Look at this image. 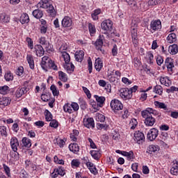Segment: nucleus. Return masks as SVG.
I'll list each match as a JSON object with an SVG mask.
<instances>
[{"label":"nucleus","instance_id":"nucleus-1","mask_svg":"<svg viewBox=\"0 0 178 178\" xmlns=\"http://www.w3.org/2000/svg\"><path fill=\"white\" fill-rule=\"evenodd\" d=\"M152 115H156L158 113L156 111L147 108L145 110L141 111V116L145 119L144 123L147 127H152L155 124V118L152 117Z\"/></svg>","mask_w":178,"mask_h":178},{"label":"nucleus","instance_id":"nucleus-2","mask_svg":"<svg viewBox=\"0 0 178 178\" xmlns=\"http://www.w3.org/2000/svg\"><path fill=\"white\" fill-rule=\"evenodd\" d=\"M37 8L40 9L42 8V9H47V13L51 16V17H55L56 16V11L54 8L51 1L48 0H40V1L37 4Z\"/></svg>","mask_w":178,"mask_h":178},{"label":"nucleus","instance_id":"nucleus-3","mask_svg":"<svg viewBox=\"0 0 178 178\" xmlns=\"http://www.w3.org/2000/svg\"><path fill=\"white\" fill-rule=\"evenodd\" d=\"M111 108L114 111L115 113H118L119 111L123 109V104L122 102L116 99H113L111 102Z\"/></svg>","mask_w":178,"mask_h":178},{"label":"nucleus","instance_id":"nucleus-4","mask_svg":"<svg viewBox=\"0 0 178 178\" xmlns=\"http://www.w3.org/2000/svg\"><path fill=\"white\" fill-rule=\"evenodd\" d=\"M120 97L125 101L127 99H131V97H133L131 91H130V89L127 88L120 89Z\"/></svg>","mask_w":178,"mask_h":178},{"label":"nucleus","instance_id":"nucleus-5","mask_svg":"<svg viewBox=\"0 0 178 178\" xmlns=\"http://www.w3.org/2000/svg\"><path fill=\"white\" fill-rule=\"evenodd\" d=\"M41 67L44 70L47 69H53V70H58V66L55 65V63L52 60H48L45 63H41Z\"/></svg>","mask_w":178,"mask_h":178},{"label":"nucleus","instance_id":"nucleus-6","mask_svg":"<svg viewBox=\"0 0 178 178\" xmlns=\"http://www.w3.org/2000/svg\"><path fill=\"white\" fill-rule=\"evenodd\" d=\"M134 140L138 144H143L145 141V136L143 132L137 131L134 133Z\"/></svg>","mask_w":178,"mask_h":178},{"label":"nucleus","instance_id":"nucleus-7","mask_svg":"<svg viewBox=\"0 0 178 178\" xmlns=\"http://www.w3.org/2000/svg\"><path fill=\"white\" fill-rule=\"evenodd\" d=\"M113 26V23L111 19L105 20L101 24V27L102 30H104V31H112Z\"/></svg>","mask_w":178,"mask_h":178},{"label":"nucleus","instance_id":"nucleus-8","mask_svg":"<svg viewBox=\"0 0 178 178\" xmlns=\"http://www.w3.org/2000/svg\"><path fill=\"white\" fill-rule=\"evenodd\" d=\"M159 131L158 129L153 128L149 130V131L147 133V139L149 140V141H154L157 137Z\"/></svg>","mask_w":178,"mask_h":178},{"label":"nucleus","instance_id":"nucleus-9","mask_svg":"<svg viewBox=\"0 0 178 178\" xmlns=\"http://www.w3.org/2000/svg\"><path fill=\"white\" fill-rule=\"evenodd\" d=\"M150 28L154 31H156L158 30H161L162 29V23L161 22V20H153L150 23Z\"/></svg>","mask_w":178,"mask_h":178},{"label":"nucleus","instance_id":"nucleus-10","mask_svg":"<svg viewBox=\"0 0 178 178\" xmlns=\"http://www.w3.org/2000/svg\"><path fill=\"white\" fill-rule=\"evenodd\" d=\"M103 37L104 35H99V39H97L95 42L96 49H97V51H100L101 52H102V54H104V51L102 49V45H104V41L102 40Z\"/></svg>","mask_w":178,"mask_h":178},{"label":"nucleus","instance_id":"nucleus-11","mask_svg":"<svg viewBox=\"0 0 178 178\" xmlns=\"http://www.w3.org/2000/svg\"><path fill=\"white\" fill-rule=\"evenodd\" d=\"M83 126L85 127H87L88 129H94L95 127V124L94 123V119L93 118H88L83 120Z\"/></svg>","mask_w":178,"mask_h":178},{"label":"nucleus","instance_id":"nucleus-12","mask_svg":"<svg viewBox=\"0 0 178 178\" xmlns=\"http://www.w3.org/2000/svg\"><path fill=\"white\" fill-rule=\"evenodd\" d=\"M63 27H72V25L73 24V21L72 20V18L70 17H65L61 22Z\"/></svg>","mask_w":178,"mask_h":178},{"label":"nucleus","instance_id":"nucleus-13","mask_svg":"<svg viewBox=\"0 0 178 178\" xmlns=\"http://www.w3.org/2000/svg\"><path fill=\"white\" fill-rule=\"evenodd\" d=\"M165 66L168 68V72H173V67H175V64H173V59L172 58H167L165 61Z\"/></svg>","mask_w":178,"mask_h":178},{"label":"nucleus","instance_id":"nucleus-14","mask_svg":"<svg viewBox=\"0 0 178 178\" xmlns=\"http://www.w3.org/2000/svg\"><path fill=\"white\" fill-rule=\"evenodd\" d=\"M29 91V89L26 87L18 88L15 92V97L17 98H22L24 94H26Z\"/></svg>","mask_w":178,"mask_h":178},{"label":"nucleus","instance_id":"nucleus-15","mask_svg":"<svg viewBox=\"0 0 178 178\" xmlns=\"http://www.w3.org/2000/svg\"><path fill=\"white\" fill-rule=\"evenodd\" d=\"M10 145L13 151L16 152L17 151V147H19V140L17 138H12L10 140Z\"/></svg>","mask_w":178,"mask_h":178},{"label":"nucleus","instance_id":"nucleus-16","mask_svg":"<svg viewBox=\"0 0 178 178\" xmlns=\"http://www.w3.org/2000/svg\"><path fill=\"white\" fill-rule=\"evenodd\" d=\"M160 83L161 84L165 86V87H170V86H172V81L168 76H161L160 78Z\"/></svg>","mask_w":178,"mask_h":178},{"label":"nucleus","instance_id":"nucleus-17","mask_svg":"<svg viewBox=\"0 0 178 178\" xmlns=\"http://www.w3.org/2000/svg\"><path fill=\"white\" fill-rule=\"evenodd\" d=\"M12 100L9 97H2L0 99V107L4 108V106H8L10 104Z\"/></svg>","mask_w":178,"mask_h":178},{"label":"nucleus","instance_id":"nucleus-18","mask_svg":"<svg viewBox=\"0 0 178 178\" xmlns=\"http://www.w3.org/2000/svg\"><path fill=\"white\" fill-rule=\"evenodd\" d=\"M35 49L37 56H42L45 53V51H44V47L40 44L35 45Z\"/></svg>","mask_w":178,"mask_h":178},{"label":"nucleus","instance_id":"nucleus-19","mask_svg":"<svg viewBox=\"0 0 178 178\" xmlns=\"http://www.w3.org/2000/svg\"><path fill=\"white\" fill-rule=\"evenodd\" d=\"M75 59L77 62H83V60L84 59V51H76L75 53Z\"/></svg>","mask_w":178,"mask_h":178},{"label":"nucleus","instance_id":"nucleus-20","mask_svg":"<svg viewBox=\"0 0 178 178\" xmlns=\"http://www.w3.org/2000/svg\"><path fill=\"white\" fill-rule=\"evenodd\" d=\"M64 68L67 70V73H73L74 72V65L72 63H65Z\"/></svg>","mask_w":178,"mask_h":178},{"label":"nucleus","instance_id":"nucleus-21","mask_svg":"<svg viewBox=\"0 0 178 178\" xmlns=\"http://www.w3.org/2000/svg\"><path fill=\"white\" fill-rule=\"evenodd\" d=\"M104 66V64L102 63V60H101V58H98L96 59L95 63V67L97 72H100L101 69H102Z\"/></svg>","mask_w":178,"mask_h":178},{"label":"nucleus","instance_id":"nucleus-22","mask_svg":"<svg viewBox=\"0 0 178 178\" xmlns=\"http://www.w3.org/2000/svg\"><path fill=\"white\" fill-rule=\"evenodd\" d=\"M19 22L22 23V24H25V23H29L30 22V18L29 17V15L27 13H23L22 14Z\"/></svg>","mask_w":178,"mask_h":178},{"label":"nucleus","instance_id":"nucleus-23","mask_svg":"<svg viewBox=\"0 0 178 178\" xmlns=\"http://www.w3.org/2000/svg\"><path fill=\"white\" fill-rule=\"evenodd\" d=\"M177 40V38L175 33L169 34L167 37V41L169 42V44H173V42H176Z\"/></svg>","mask_w":178,"mask_h":178},{"label":"nucleus","instance_id":"nucleus-24","mask_svg":"<svg viewBox=\"0 0 178 178\" xmlns=\"http://www.w3.org/2000/svg\"><path fill=\"white\" fill-rule=\"evenodd\" d=\"M33 16L35 17V19H41L42 16H44V13H42V10L40 9L34 10L32 13Z\"/></svg>","mask_w":178,"mask_h":178},{"label":"nucleus","instance_id":"nucleus-25","mask_svg":"<svg viewBox=\"0 0 178 178\" xmlns=\"http://www.w3.org/2000/svg\"><path fill=\"white\" fill-rule=\"evenodd\" d=\"M95 98L97 102V104L100 108H102L104 102H105V97L95 95Z\"/></svg>","mask_w":178,"mask_h":178},{"label":"nucleus","instance_id":"nucleus-26","mask_svg":"<svg viewBox=\"0 0 178 178\" xmlns=\"http://www.w3.org/2000/svg\"><path fill=\"white\" fill-rule=\"evenodd\" d=\"M69 149L72 152H74V154H76V152H79V151H80V147L77 143H73L69 145Z\"/></svg>","mask_w":178,"mask_h":178},{"label":"nucleus","instance_id":"nucleus-27","mask_svg":"<svg viewBox=\"0 0 178 178\" xmlns=\"http://www.w3.org/2000/svg\"><path fill=\"white\" fill-rule=\"evenodd\" d=\"M168 51L171 55H176L178 52V46L177 44L170 45L168 48Z\"/></svg>","mask_w":178,"mask_h":178},{"label":"nucleus","instance_id":"nucleus-28","mask_svg":"<svg viewBox=\"0 0 178 178\" xmlns=\"http://www.w3.org/2000/svg\"><path fill=\"white\" fill-rule=\"evenodd\" d=\"M0 21L2 23H9L10 22V17L5 13L0 14Z\"/></svg>","mask_w":178,"mask_h":178},{"label":"nucleus","instance_id":"nucleus-29","mask_svg":"<svg viewBox=\"0 0 178 178\" xmlns=\"http://www.w3.org/2000/svg\"><path fill=\"white\" fill-rule=\"evenodd\" d=\"M54 172L58 173V175H60V176H65V175H66V170L62 166L55 168L54 170Z\"/></svg>","mask_w":178,"mask_h":178},{"label":"nucleus","instance_id":"nucleus-30","mask_svg":"<svg viewBox=\"0 0 178 178\" xmlns=\"http://www.w3.org/2000/svg\"><path fill=\"white\" fill-rule=\"evenodd\" d=\"M154 105H155V106H156V108H159V109H163L164 111H168V106H166V104H165V103L155 101Z\"/></svg>","mask_w":178,"mask_h":178},{"label":"nucleus","instance_id":"nucleus-31","mask_svg":"<svg viewBox=\"0 0 178 178\" xmlns=\"http://www.w3.org/2000/svg\"><path fill=\"white\" fill-rule=\"evenodd\" d=\"M90 155L95 159L98 161L101 156V153H99V150H92L90 152Z\"/></svg>","mask_w":178,"mask_h":178},{"label":"nucleus","instance_id":"nucleus-32","mask_svg":"<svg viewBox=\"0 0 178 178\" xmlns=\"http://www.w3.org/2000/svg\"><path fill=\"white\" fill-rule=\"evenodd\" d=\"M137 27V24L134 23V22H132V24H131V29L133 30L134 31V33H133V31H131V34H132V39L134 40V43L136 44V42H137V40H136V38L137 37V33H136V32H134V31L136 30V28Z\"/></svg>","mask_w":178,"mask_h":178},{"label":"nucleus","instance_id":"nucleus-33","mask_svg":"<svg viewBox=\"0 0 178 178\" xmlns=\"http://www.w3.org/2000/svg\"><path fill=\"white\" fill-rule=\"evenodd\" d=\"M58 79H60L61 81H64V83H66V81H67V75L66 74V73L62 71H59Z\"/></svg>","mask_w":178,"mask_h":178},{"label":"nucleus","instance_id":"nucleus-34","mask_svg":"<svg viewBox=\"0 0 178 178\" xmlns=\"http://www.w3.org/2000/svg\"><path fill=\"white\" fill-rule=\"evenodd\" d=\"M159 149H160V147L156 145H150L147 147V151H149V152H156L159 151Z\"/></svg>","mask_w":178,"mask_h":178},{"label":"nucleus","instance_id":"nucleus-35","mask_svg":"<svg viewBox=\"0 0 178 178\" xmlns=\"http://www.w3.org/2000/svg\"><path fill=\"white\" fill-rule=\"evenodd\" d=\"M26 59L31 69H34V58H33V56L28 55Z\"/></svg>","mask_w":178,"mask_h":178},{"label":"nucleus","instance_id":"nucleus-36","mask_svg":"<svg viewBox=\"0 0 178 178\" xmlns=\"http://www.w3.org/2000/svg\"><path fill=\"white\" fill-rule=\"evenodd\" d=\"M22 141L24 147H26V148H30V147H31V142L30 141V139L23 138Z\"/></svg>","mask_w":178,"mask_h":178},{"label":"nucleus","instance_id":"nucleus-37","mask_svg":"<svg viewBox=\"0 0 178 178\" xmlns=\"http://www.w3.org/2000/svg\"><path fill=\"white\" fill-rule=\"evenodd\" d=\"M9 92V87L8 86H0V94L6 95Z\"/></svg>","mask_w":178,"mask_h":178},{"label":"nucleus","instance_id":"nucleus-38","mask_svg":"<svg viewBox=\"0 0 178 178\" xmlns=\"http://www.w3.org/2000/svg\"><path fill=\"white\" fill-rule=\"evenodd\" d=\"M63 109L65 112H67L68 113H72L73 110L72 109V104L67 103L64 105Z\"/></svg>","mask_w":178,"mask_h":178},{"label":"nucleus","instance_id":"nucleus-39","mask_svg":"<svg viewBox=\"0 0 178 178\" xmlns=\"http://www.w3.org/2000/svg\"><path fill=\"white\" fill-rule=\"evenodd\" d=\"M128 4L134 10H137L138 9V6H137V2L134 0H130L128 2Z\"/></svg>","mask_w":178,"mask_h":178},{"label":"nucleus","instance_id":"nucleus-40","mask_svg":"<svg viewBox=\"0 0 178 178\" xmlns=\"http://www.w3.org/2000/svg\"><path fill=\"white\" fill-rule=\"evenodd\" d=\"M51 91L54 97H58L59 95V90L56 88L55 85H51L50 87Z\"/></svg>","mask_w":178,"mask_h":178},{"label":"nucleus","instance_id":"nucleus-41","mask_svg":"<svg viewBox=\"0 0 178 178\" xmlns=\"http://www.w3.org/2000/svg\"><path fill=\"white\" fill-rule=\"evenodd\" d=\"M154 92H156V94H159V95H161L162 92H163V88H162V86L159 85H156L154 88Z\"/></svg>","mask_w":178,"mask_h":178},{"label":"nucleus","instance_id":"nucleus-42","mask_svg":"<svg viewBox=\"0 0 178 178\" xmlns=\"http://www.w3.org/2000/svg\"><path fill=\"white\" fill-rule=\"evenodd\" d=\"M51 98V94L47 93V94H42L41 95V99L44 102H48V101H49Z\"/></svg>","mask_w":178,"mask_h":178},{"label":"nucleus","instance_id":"nucleus-43","mask_svg":"<svg viewBox=\"0 0 178 178\" xmlns=\"http://www.w3.org/2000/svg\"><path fill=\"white\" fill-rule=\"evenodd\" d=\"M62 57L63 58L65 63H69L70 62V56L67 52H63Z\"/></svg>","mask_w":178,"mask_h":178},{"label":"nucleus","instance_id":"nucleus-44","mask_svg":"<svg viewBox=\"0 0 178 178\" xmlns=\"http://www.w3.org/2000/svg\"><path fill=\"white\" fill-rule=\"evenodd\" d=\"M45 119L47 122H51L52 120V114L48 110L45 111Z\"/></svg>","mask_w":178,"mask_h":178},{"label":"nucleus","instance_id":"nucleus-45","mask_svg":"<svg viewBox=\"0 0 178 178\" xmlns=\"http://www.w3.org/2000/svg\"><path fill=\"white\" fill-rule=\"evenodd\" d=\"M4 78L6 81H11L12 80H13V75L10 72H7L5 74Z\"/></svg>","mask_w":178,"mask_h":178},{"label":"nucleus","instance_id":"nucleus-46","mask_svg":"<svg viewBox=\"0 0 178 178\" xmlns=\"http://www.w3.org/2000/svg\"><path fill=\"white\" fill-rule=\"evenodd\" d=\"M159 2H161V0H149L148 6H155V5H158Z\"/></svg>","mask_w":178,"mask_h":178},{"label":"nucleus","instance_id":"nucleus-47","mask_svg":"<svg viewBox=\"0 0 178 178\" xmlns=\"http://www.w3.org/2000/svg\"><path fill=\"white\" fill-rule=\"evenodd\" d=\"M96 120H97V122H105V117L102 114H98L96 116Z\"/></svg>","mask_w":178,"mask_h":178},{"label":"nucleus","instance_id":"nucleus-48","mask_svg":"<svg viewBox=\"0 0 178 178\" xmlns=\"http://www.w3.org/2000/svg\"><path fill=\"white\" fill-rule=\"evenodd\" d=\"M71 165L72 168H79L80 166V161L77 159H74L72 161Z\"/></svg>","mask_w":178,"mask_h":178},{"label":"nucleus","instance_id":"nucleus-49","mask_svg":"<svg viewBox=\"0 0 178 178\" xmlns=\"http://www.w3.org/2000/svg\"><path fill=\"white\" fill-rule=\"evenodd\" d=\"M49 126L51 127H54V129H56L58 126V121H56V120H51L50 121Z\"/></svg>","mask_w":178,"mask_h":178},{"label":"nucleus","instance_id":"nucleus-50","mask_svg":"<svg viewBox=\"0 0 178 178\" xmlns=\"http://www.w3.org/2000/svg\"><path fill=\"white\" fill-rule=\"evenodd\" d=\"M88 66L89 73L90 74L92 73V61H91L90 58L88 59Z\"/></svg>","mask_w":178,"mask_h":178},{"label":"nucleus","instance_id":"nucleus-51","mask_svg":"<svg viewBox=\"0 0 178 178\" xmlns=\"http://www.w3.org/2000/svg\"><path fill=\"white\" fill-rule=\"evenodd\" d=\"M88 26H89V31L90 34H95V31H96L95 26L92 25V24H89Z\"/></svg>","mask_w":178,"mask_h":178},{"label":"nucleus","instance_id":"nucleus-52","mask_svg":"<svg viewBox=\"0 0 178 178\" xmlns=\"http://www.w3.org/2000/svg\"><path fill=\"white\" fill-rule=\"evenodd\" d=\"M3 169H4V172H6V174L7 175V176L10 177V168H9L8 167V165L3 164Z\"/></svg>","mask_w":178,"mask_h":178},{"label":"nucleus","instance_id":"nucleus-53","mask_svg":"<svg viewBox=\"0 0 178 178\" xmlns=\"http://www.w3.org/2000/svg\"><path fill=\"white\" fill-rule=\"evenodd\" d=\"M71 108H72V109L75 112H77V111H79L80 107L79 106V104L77 103L73 102L72 104H71Z\"/></svg>","mask_w":178,"mask_h":178},{"label":"nucleus","instance_id":"nucleus-54","mask_svg":"<svg viewBox=\"0 0 178 178\" xmlns=\"http://www.w3.org/2000/svg\"><path fill=\"white\" fill-rule=\"evenodd\" d=\"M23 72H24L23 67H19L16 72V74H17V76H22L23 74Z\"/></svg>","mask_w":178,"mask_h":178},{"label":"nucleus","instance_id":"nucleus-55","mask_svg":"<svg viewBox=\"0 0 178 178\" xmlns=\"http://www.w3.org/2000/svg\"><path fill=\"white\" fill-rule=\"evenodd\" d=\"M156 63H157V65H159V66H161V65L163 63V58H162V56H157Z\"/></svg>","mask_w":178,"mask_h":178},{"label":"nucleus","instance_id":"nucleus-56","mask_svg":"<svg viewBox=\"0 0 178 178\" xmlns=\"http://www.w3.org/2000/svg\"><path fill=\"white\" fill-rule=\"evenodd\" d=\"M60 52H61L62 54H63V52H66L65 51H66L67 49V44H62L60 47Z\"/></svg>","mask_w":178,"mask_h":178},{"label":"nucleus","instance_id":"nucleus-57","mask_svg":"<svg viewBox=\"0 0 178 178\" xmlns=\"http://www.w3.org/2000/svg\"><path fill=\"white\" fill-rule=\"evenodd\" d=\"M170 173L171 175H176L178 173V169L177 168H175V165L172 166V168L170 169Z\"/></svg>","mask_w":178,"mask_h":178},{"label":"nucleus","instance_id":"nucleus-58","mask_svg":"<svg viewBox=\"0 0 178 178\" xmlns=\"http://www.w3.org/2000/svg\"><path fill=\"white\" fill-rule=\"evenodd\" d=\"M83 90L85 94H86L88 98H91V93H90V90H88V88H87L86 87H83Z\"/></svg>","mask_w":178,"mask_h":178},{"label":"nucleus","instance_id":"nucleus-59","mask_svg":"<svg viewBox=\"0 0 178 178\" xmlns=\"http://www.w3.org/2000/svg\"><path fill=\"white\" fill-rule=\"evenodd\" d=\"M113 140H119V138H120V135L119 134V133L114 131L113 134Z\"/></svg>","mask_w":178,"mask_h":178},{"label":"nucleus","instance_id":"nucleus-60","mask_svg":"<svg viewBox=\"0 0 178 178\" xmlns=\"http://www.w3.org/2000/svg\"><path fill=\"white\" fill-rule=\"evenodd\" d=\"M56 143H58V145H59V147H60V148H62V147H63V145H65V143L64 142L63 140L62 139H56Z\"/></svg>","mask_w":178,"mask_h":178},{"label":"nucleus","instance_id":"nucleus-61","mask_svg":"<svg viewBox=\"0 0 178 178\" xmlns=\"http://www.w3.org/2000/svg\"><path fill=\"white\" fill-rule=\"evenodd\" d=\"M112 54L113 56H116V55H118V46H116V44L113 45V48L112 49Z\"/></svg>","mask_w":178,"mask_h":178},{"label":"nucleus","instance_id":"nucleus-62","mask_svg":"<svg viewBox=\"0 0 178 178\" xmlns=\"http://www.w3.org/2000/svg\"><path fill=\"white\" fill-rule=\"evenodd\" d=\"M0 133L1 136H6V128L5 127H0Z\"/></svg>","mask_w":178,"mask_h":178},{"label":"nucleus","instance_id":"nucleus-63","mask_svg":"<svg viewBox=\"0 0 178 178\" xmlns=\"http://www.w3.org/2000/svg\"><path fill=\"white\" fill-rule=\"evenodd\" d=\"M175 91H178V88L175 86H171L170 89H167V92H175Z\"/></svg>","mask_w":178,"mask_h":178},{"label":"nucleus","instance_id":"nucleus-64","mask_svg":"<svg viewBox=\"0 0 178 178\" xmlns=\"http://www.w3.org/2000/svg\"><path fill=\"white\" fill-rule=\"evenodd\" d=\"M170 116H171V118H173V119H177L178 112L177 111L171 112Z\"/></svg>","mask_w":178,"mask_h":178}]
</instances>
